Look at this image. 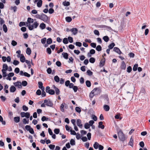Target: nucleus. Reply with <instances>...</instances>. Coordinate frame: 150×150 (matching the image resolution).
Instances as JSON below:
<instances>
[{"instance_id":"nucleus-1","label":"nucleus","mask_w":150,"mask_h":150,"mask_svg":"<svg viewBox=\"0 0 150 150\" xmlns=\"http://www.w3.org/2000/svg\"><path fill=\"white\" fill-rule=\"evenodd\" d=\"M118 138L120 141L124 142L126 139L125 135L121 129H120L117 132Z\"/></svg>"},{"instance_id":"nucleus-2","label":"nucleus","mask_w":150,"mask_h":150,"mask_svg":"<svg viewBox=\"0 0 150 150\" xmlns=\"http://www.w3.org/2000/svg\"><path fill=\"white\" fill-rule=\"evenodd\" d=\"M44 102V103H46L45 105L47 106L52 107L53 105V103L52 101L50 99H45Z\"/></svg>"},{"instance_id":"nucleus-3","label":"nucleus","mask_w":150,"mask_h":150,"mask_svg":"<svg viewBox=\"0 0 150 150\" xmlns=\"http://www.w3.org/2000/svg\"><path fill=\"white\" fill-rule=\"evenodd\" d=\"M41 18L42 19H41V20L43 21L44 22H47L48 20L49 17L46 15L45 14L43 13H42Z\"/></svg>"},{"instance_id":"nucleus-4","label":"nucleus","mask_w":150,"mask_h":150,"mask_svg":"<svg viewBox=\"0 0 150 150\" xmlns=\"http://www.w3.org/2000/svg\"><path fill=\"white\" fill-rule=\"evenodd\" d=\"M105 58H103V59H101V60L99 63V67H103L105 65Z\"/></svg>"},{"instance_id":"nucleus-5","label":"nucleus","mask_w":150,"mask_h":150,"mask_svg":"<svg viewBox=\"0 0 150 150\" xmlns=\"http://www.w3.org/2000/svg\"><path fill=\"white\" fill-rule=\"evenodd\" d=\"M126 64L124 61L122 62L120 66V68L122 70H125L126 68Z\"/></svg>"},{"instance_id":"nucleus-6","label":"nucleus","mask_w":150,"mask_h":150,"mask_svg":"<svg viewBox=\"0 0 150 150\" xmlns=\"http://www.w3.org/2000/svg\"><path fill=\"white\" fill-rule=\"evenodd\" d=\"M34 22V20L30 17H28L27 19V22H26V24H31Z\"/></svg>"},{"instance_id":"nucleus-7","label":"nucleus","mask_w":150,"mask_h":150,"mask_svg":"<svg viewBox=\"0 0 150 150\" xmlns=\"http://www.w3.org/2000/svg\"><path fill=\"white\" fill-rule=\"evenodd\" d=\"M72 84L73 83H70V81L69 80H67L65 82V86L67 87L69 86V88L71 87H72V86H73Z\"/></svg>"},{"instance_id":"nucleus-8","label":"nucleus","mask_w":150,"mask_h":150,"mask_svg":"<svg viewBox=\"0 0 150 150\" xmlns=\"http://www.w3.org/2000/svg\"><path fill=\"white\" fill-rule=\"evenodd\" d=\"M94 92L97 91V93H96V94H100L101 92V90L100 89L99 87L96 88H94L93 90L94 91Z\"/></svg>"},{"instance_id":"nucleus-9","label":"nucleus","mask_w":150,"mask_h":150,"mask_svg":"<svg viewBox=\"0 0 150 150\" xmlns=\"http://www.w3.org/2000/svg\"><path fill=\"white\" fill-rule=\"evenodd\" d=\"M113 51L120 54L122 53V52L120 49L117 47H114L113 48Z\"/></svg>"},{"instance_id":"nucleus-10","label":"nucleus","mask_w":150,"mask_h":150,"mask_svg":"<svg viewBox=\"0 0 150 150\" xmlns=\"http://www.w3.org/2000/svg\"><path fill=\"white\" fill-rule=\"evenodd\" d=\"M103 122L102 121H100L98 122V127L99 128H101L102 129H104L105 126L103 125Z\"/></svg>"},{"instance_id":"nucleus-11","label":"nucleus","mask_w":150,"mask_h":150,"mask_svg":"<svg viewBox=\"0 0 150 150\" xmlns=\"http://www.w3.org/2000/svg\"><path fill=\"white\" fill-rule=\"evenodd\" d=\"M104 101L105 104L109 103V99L107 95H105L104 96Z\"/></svg>"},{"instance_id":"nucleus-12","label":"nucleus","mask_w":150,"mask_h":150,"mask_svg":"<svg viewBox=\"0 0 150 150\" xmlns=\"http://www.w3.org/2000/svg\"><path fill=\"white\" fill-rule=\"evenodd\" d=\"M76 123L78 126L80 128H82V125L81 124V120L80 119H77L76 121Z\"/></svg>"},{"instance_id":"nucleus-13","label":"nucleus","mask_w":150,"mask_h":150,"mask_svg":"<svg viewBox=\"0 0 150 150\" xmlns=\"http://www.w3.org/2000/svg\"><path fill=\"white\" fill-rule=\"evenodd\" d=\"M13 84L15 86H18L19 88H22L21 83L20 82L18 81L14 83Z\"/></svg>"},{"instance_id":"nucleus-14","label":"nucleus","mask_w":150,"mask_h":150,"mask_svg":"<svg viewBox=\"0 0 150 150\" xmlns=\"http://www.w3.org/2000/svg\"><path fill=\"white\" fill-rule=\"evenodd\" d=\"M16 90V88L14 86H11L10 88V91L11 92L13 93Z\"/></svg>"},{"instance_id":"nucleus-15","label":"nucleus","mask_w":150,"mask_h":150,"mask_svg":"<svg viewBox=\"0 0 150 150\" xmlns=\"http://www.w3.org/2000/svg\"><path fill=\"white\" fill-rule=\"evenodd\" d=\"M72 85H73V86L72 85V86H72V87H70V88H72L74 92H76L78 89V87L76 86H74V84L73 83Z\"/></svg>"},{"instance_id":"nucleus-16","label":"nucleus","mask_w":150,"mask_h":150,"mask_svg":"<svg viewBox=\"0 0 150 150\" xmlns=\"http://www.w3.org/2000/svg\"><path fill=\"white\" fill-rule=\"evenodd\" d=\"M94 90L93 91V90L89 94V98L91 100V99L93 98L94 96L96 94H94Z\"/></svg>"},{"instance_id":"nucleus-17","label":"nucleus","mask_w":150,"mask_h":150,"mask_svg":"<svg viewBox=\"0 0 150 150\" xmlns=\"http://www.w3.org/2000/svg\"><path fill=\"white\" fill-rule=\"evenodd\" d=\"M26 27H28V29L30 30H32L34 29V26L33 24H26Z\"/></svg>"},{"instance_id":"nucleus-18","label":"nucleus","mask_w":150,"mask_h":150,"mask_svg":"<svg viewBox=\"0 0 150 150\" xmlns=\"http://www.w3.org/2000/svg\"><path fill=\"white\" fill-rule=\"evenodd\" d=\"M25 58L23 54H21L20 57V60L21 62L22 63H23L25 62Z\"/></svg>"},{"instance_id":"nucleus-19","label":"nucleus","mask_w":150,"mask_h":150,"mask_svg":"<svg viewBox=\"0 0 150 150\" xmlns=\"http://www.w3.org/2000/svg\"><path fill=\"white\" fill-rule=\"evenodd\" d=\"M62 55L65 59H68L69 55L67 53L63 52L62 53Z\"/></svg>"},{"instance_id":"nucleus-20","label":"nucleus","mask_w":150,"mask_h":150,"mask_svg":"<svg viewBox=\"0 0 150 150\" xmlns=\"http://www.w3.org/2000/svg\"><path fill=\"white\" fill-rule=\"evenodd\" d=\"M62 5L65 6H68L70 5V3L69 1H66L62 2Z\"/></svg>"},{"instance_id":"nucleus-21","label":"nucleus","mask_w":150,"mask_h":150,"mask_svg":"<svg viewBox=\"0 0 150 150\" xmlns=\"http://www.w3.org/2000/svg\"><path fill=\"white\" fill-rule=\"evenodd\" d=\"M134 139L131 137L130 138L129 142L128 143V145H130L132 147L133 146Z\"/></svg>"},{"instance_id":"nucleus-22","label":"nucleus","mask_w":150,"mask_h":150,"mask_svg":"<svg viewBox=\"0 0 150 150\" xmlns=\"http://www.w3.org/2000/svg\"><path fill=\"white\" fill-rule=\"evenodd\" d=\"M20 117L19 116L15 117L14 118V120L16 123L19 122L20 121Z\"/></svg>"},{"instance_id":"nucleus-23","label":"nucleus","mask_w":150,"mask_h":150,"mask_svg":"<svg viewBox=\"0 0 150 150\" xmlns=\"http://www.w3.org/2000/svg\"><path fill=\"white\" fill-rule=\"evenodd\" d=\"M74 30H75V32L73 33V34L74 35H76L78 32V30L77 28H73L71 29L70 30V31H71V32H72L74 31Z\"/></svg>"},{"instance_id":"nucleus-24","label":"nucleus","mask_w":150,"mask_h":150,"mask_svg":"<svg viewBox=\"0 0 150 150\" xmlns=\"http://www.w3.org/2000/svg\"><path fill=\"white\" fill-rule=\"evenodd\" d=\"M1 71L2 73V75L3 77V79H5V78L7 76V74L6 72V71H5L3 69L1 70Z\"/></svg>"},{"instance_id":"nucleus-25","label":"nucleus","mask_w":150,"mask_h":150,"mask_svg":"<svg viewBox=\"0 0 150 150\" xmlns=\"http://www.w3.org/2000/svg\"><path fill=\"white\" fill-rule=\"evenodd\" d=\"M103 108L106 111H108L110 109L109 106L107 105H104Z\"/></svg>"},{"instance_id":"nucleus-26","label":"nucleus","mask_w":150,"mask_h":150,"mask_svg":"<svg viewBox=\"0 0 150 150\" xmlns=\"http://www.w3.org/2000/svg\"><path fill=\"white\" fill-rule=\"evenodd\" d=\"M39 26L40 28L42 30H43L46 27V25L44 23H42L40 24Z\"/></svg>"},{"instance_id":"nucleus-27","label":"nucleus","mask_w":150,"mask_h":150,"mask_svg":"<svg viewBox=\"0 0 150 150\" xmlns=\"http://www.w3.org/2000/svg\"><path fill=\"white\" fill-rule=\"evenodd\" d=\"M42 0H39L37 2V6L38 7H40L42 5Z\"/></svg>"},{"instance_id":"nucleus-28","label":"nucleus","mask_w":150,"mask_h":150,"mask_svg":"<svg viewBox=\"0 0 150 150\" xmlns=\"http://www.w3.org/2000/svg\"><path fill=\"white\" fill-rule=\"evenodd\" d=\"M8 66L6 64H4L3 65V69L2 70H4L5 71H6L8 69Z\"/></svg>"},{"instance_id":"nucleus-29","label":"nucleus","mask_w":150,"mask_h":150,"mask_svg":"<svg viewBox=\"0 0 150 150\" xmlns=\"http://www.w3.org/2000/svg\"><path fill=\"white\" fill-rule=\"evenodd\" d=\"M33 25L34 28H36L38 26L39 24L37 21H35L33 23Z\"/></svg>"},{"instance_id":"nucleus-30","label":"nucleus","mask_w":150,"mask_h":150,"mask_svg":"<svg viewBox=\"0 0 150 150\" xmlns=\"http://www.w3.org/2000/svg\"><path fill=\"white\" fill-rule=\"evenodd\" d=\"M115 45V44L113 42H112V43H111L108 46V49H109L110 50L112 49L113 48V47H114V46Z\"/></svg>"},{"instance_id":"nucleus-31","label":"nucleus","mask_w":150,"mask_h":150,"mask_svg":"<svg viewBox=\"0 0 150 150\" xmlns=\"http://www.w3.org/2000/svg\"><path fill=\"white\" fill-rule=\"evenodd\" d=\"M26 52L28 55H30L31 52V50L30 48L28 47L26 49Z\"/></svg>"},{"instance_id":"nucleus-32","label":"nucleus","mask_w":150,"mask_h":150,"mask_svg":"<svg viewBox=\"0 0 150 150\" xmlns=\"http://www.w3.org/2000/svg\"><path fill=\"white\" fill-rule=\"evenodd\" d=\"M86 86L88 87H90L91 86V83L90 81L87 80L86 81Z\"/></svg>"},{"instance_id":"nucleus-33","label":"nucleus","mask_w":150,"mask_h":150,"mask_svg":"<svg viewBox=\"0 0 150 150\" xmlns=\"http://www.w3.org/2000/svg\"><path fill=\"white\" fill-rule=\"evenodd\" d=\"M103 39L106 42H107L109 40V38L107 36H104L103 38Z\"/></svg>"},{"instance_id":"nucleus-34","label":"nucleus","mask_w":150,"mask_h":150,"mask_svg":"<svg viewBox=\"0 0 150 150\" xmlns=\"http://www.w3.org/2000/svg\"><path fill=\"white\" fill-rule=\"evenodd\" d=\"M99 144L97 142H95L93 144V147L95 149H97L99 147Z\"/></svg>"},{"instance_id":"nucleus-35","label":"nucleus","mask_w":150,"mask_h":150,"mask_svg":"<svg viewBox=\"0 0 150 150\" xmlns=\"http://www.w3.org/2000/svg\"><path fill=\"white\" fill-rule=\"evenodd\" d=\"M22 121L23 124H28L29 122V120L28 119L27 120L26 118H24Z\"/></svg>"},{"instance_id":"nucleus-36","label":"nucleus","mask_w":150,"mask_h":150,"mask_svg":"<svg viewBox=\"0 0 150 150\" xmlns=\"http://www.w3.org/2000/svg\"><path fill=\"white\" fill-rule=\"evenodd\" d=\"M65 20L67 22H70L72 21V18L69 16H67L65 18Z\"/></svg>"},{"instance_id":"nucleus-37","label":"nucleus","mask_w":150,"mask_h":150,"mask_svg":"<svg viewBox=\"0 0 150 150\" xmlns=\"http://www.w3.org/2000/svg\"><path fill=\"white\" fill-rule=\"evenodd\" d=\"M138 64H135L134 65L133 68V70L134 71H136L137 70L138 67Z\"/></svg>"},{"instance_id":"nucleus-38","label":"nucleus","mask_w":150,"mask_h":150,"mask_svg":"<svg viewBox=\"0 0 150 150\" xmlns=\"http://www.w3.org/2000/svg\"><path fill=\"white\" fill-rule=\"evenodd\" d=\"M89 62L91 63H93L96 61L95 59L93 57H91L89 60Z\"/></svg>"},{"instance_id":"nucleus-39","label":"nucleus","mask_w":150,"mask_h":150,"mask_svg":"<svg viewBox=\"0 0 150 150\" xmlns=\"http://www.w3.org/2000/svg\"><path fill=\"white\" fill-rule=\"evenodd\" d=\"M54 80L57 82H59L60 81L59 78L58 76H56L54 77Z\"/></svg>"},{"instance_id":"nucleus-40","label":"nucleus","mask_w":150,"mask_h":150,"mask_svg":"<svg viewBox=\"0 0 150 150\" xmlns=\"http://www.w3.org/2000/svg\"><path fill=\"white\" fill-rule=\"evenodd\" d=\"M86 73L87 75L89 76H91L93 75V73L90 70H88L86 71Z\"/></svg>"},{"instance_id":"nucleus-41","label":"nucleus","mask_w":150,"mask_h":150,"mask_svg":"<svg viewBox=\"0 0 150 150\" xmlns=\"http://www.w3.org/2000/svg\"><path fill=\"white\" fill-rule=\"evenodd\" d=\"M48 93L51 95H54L55 93V91L53 89H50Z\"/></svg>"},{"instance_id":"nucleus-42","label":"nucleus","mask_w":150,"mask_h":150,"mask_svg":"<svg viewBox=\"0 0 150 150\" xmlns=\"http://www.w3.org/2000/svg\"><path fill=\"white\" fill-rule=\"evenodd\" d=\"M3 28L4 31L5 32V33H6L8 29L6 25L5 24H4L3 25Z\"/></svg>"},{"instance_id":"nucleus-43","label":"nucleus","mask_w":150,"mask_h":150,"mask_svg":"<svg viewBox=\"0 0 150 150\" xmlns=\"http://www.w3.org/2000/svg\"><path fill=\"white\" fill-rule=\"evenodd\" d=\"M26 22H21L19 23V26L20 27H22L23 26H26Z\"/></svg>"},{"instance_id":"nucleus-44","label":"nucleus","mask_w":150,"mask_h":150,"mask_svg":"<svg viewBox=\"0 0 150 150\" xmlns=\"http://www.w3.org/2000/svg\"><path fill=\"white\" fill-rule=\"evenodd\" d=\"M52 39L50 38L47 39V43L48 44H50L52 43Z\"/></svg>"},{"instance_id":"nucleus-45","label":"nucleus","mask_w":150,"mask_h":150,"mask_svg":"<svg viewBox=\"0 0 150 150\" xmlns=\"http://www.w3.org/2000/svg\"><path fill=\"white\" fill-rule=\"evenodd\" d=\"M96 50L98 51H100L102 50V47L100 45H98L96 47Z\"/></svg>"},{"instance_id":"nucleus-46","label":"nucleus","mask_w":150,"mask_h":150,"mask_svg":"<svg viewBox=\"0 0 150 150\" xmlns=\"http://www.w3.org/2000/svg\"><path fill=\"white\" fill-rule=\"evenodd\" d=\"M17 7L16 6H11V10H13L14 12H15L17 11Z\"/></svg>"},{"instance_id":"nucleus-47","label":"nucleus","mask_w":150,"mask_h":150,"mask_svg":"<svg viewBox=\"0 0 150 150\" xmlns=\"http://www.w3.org/2000/svg\"><path fill=\"white\" fill-rule=\"evenodd\" d=\"M75 109L76 111L78 113H80L81 111V108L79 107H76Z\"/></svg>"},{"instance_id":"nucleus-48","label":"nucleus","mask_w":150,"mask_h":150,"mask_svg":"<svg viewBox=\"0 0 150 150\" xmlns=\"http://www.w3.org/2000/svg\"><path fill=\"white\" fill-rule=\"evenodd\" d=\"M75 141L73 139H71L70 141V144L72 145L73 146L75 145Z\"/></svg>"},{"instance_id":"nucleus-49","label":"nucleus","mask_w":150,"mask_h":150,"mask_svg":"<svg viewBox=\"0 0 150 150\" xmlns=\"http://www.w3.org/2000/svg\"><path fill=\"white\" fill-rule=\"evenodd\" d=\"M28 84L27 81H23L21 84V85H22L23 86H27Z\"/></svg>"},{"instance_id":"nucleus-50","label":"nucleus","mask_w":150,"mask_h":150,"mask_svg":"<svg viewBox=\"0 0 150 150\" xmlns=\"http://www.w3.org/2000/svg\"><path fill=\"white\" fill-rule=\"evenodd\" d=\"M68 41L69 42L71 43H72L73 42V38L72 37L69 36L68 38Z\"/></svg>"},{"instance_id":"nucleus-51","label":"nucleus","mask_w":150,"mask_h":150,"mask_svg":"<svg viewBox=\"0 0 150 150\" xmlns=\"http://www.w3.org/2000/svg\"><path fill=\"white\" fill-rule=\"evenodd\" d=\"M63 42L65 44H67L68 43V39L67 38H64L63 40Z\"/></svg>"},{"instance_id":"nucleus-52","label":"nucleus","mask_w":150,"mask_h":150,"mask_svg":"<svg viewBox=\"0 0 150 150\" xmlns=\"http://www.w3.org/2000/svg\"><path fill=\"white\" fill-rule=\"evenodd\" d=\"M132 69V67L130 66H129L127 68V72L129 73L131 72Z\"/></svg>"},{"instance_id":"nucleus-53","label":"nucleus","mask_w":150,"mask_h":150,"mask_svg":"<svg viewBox=\"0 0 150 150\" xmlns=\"http://www.w3.org/2000/svg\"><path fill=\"white\" fill-rule=\"evenodd\" d=\"M92 118L94 120V121H96L97 120V117L96 116L92 114L91 116Z\"/></svg>"},{"instance_id":"nucleus-54","label":"nucleus","mask_w":150,"mask_h":150,"mask_svg":"<svg viewBox=\"0 0 150 150\" xmlns=\"http://www.w3.org/2000/svg\"><path fill=\"white\" fill-rule=\"evenodd\" d=\"M54 133L56 134H58L60 132V129H59L55 128L54 130Z\"/></svg>"},{"instance_id":"nucleus-55","label":"nucleus","mask_w":150,"mask_h":150,"mask_svg":"<svg viewBox=\"0 0 150 150\" xmlns=\"http://www.w3.org/2000/svg\"><path fill=\"white\" fill-rule=\"evenodd\" d=\"M31 127L30 125H26L25 126V127L24 128L27 131H29L31 128Z\"/></svg>"},{"instance_id":"nucleus-56","label":"nucleus","mask_w":150,"mask_h":150,"mask_svg":"<svg viewBox=\"0 0 150 150\" xmlns=\"http://www.w3.org/2000/svg\"><path fill=\"white\" fill-rule=\"evenodd\" d=\"M48 120V117H46L45 116H43L42 117L41 120L43 122L45 121H47Z\"/></svg>"},{"instance_id":"nucleus-57","label":"nucleus","mask_w":150,"mask_h":150,"mask_svg":"<svg viewBox=\"0 0 150 150\" xmlns=\"http://www.w3.org/2000/svg\"><path fill=\"white\" fill-rule=\"evenodd\" d=\"M19 62L18 60H14L13 63V64L15 65H17L19 63Z\"/></svg>"},{"instance_id":"nucleus-58","label":"nucleus","mask_w":150,"mask_h":150,"mask_svg":"<svg viewBox=\"0 0 150 150\" xmlns=\"http://www.w3.org/2000/svg\"><path fill=\"white\" fill-rule=\"evenodd\" d=\"M22 108L23 110L25 111H27L28 109V107L25 105H23V106Z\"/></svg>"},{"instance_id":"nucleus-59","label":"nucleus","mask_w":150,"mask_h":150,"mask_svg":"<svg viewBox=\"0 0 150 150\" xmlns=\"http://www.w3.org/2000/svg\"><path fill=\"white\" fill-rule=\"evenodd\" d=\"M11 44V45L13 46H15L17 45V42L16 41H15L14 40H13L12 41Z\"/></svg>"},{"instance_id":"nucleus-60","label":"nucleus","mask_w":150,"mask_h":150,"mask_svg":"<svg viewBox=\"0 0 150 150\" xmlns=\"http://www.w3.org/2000/svg\"><path fill=\"white\" fill-rule=\"evenodd\" d=\"M90 127V125L88 123H86L84 125V127L86 129H88Z\"/></svg>"},{"instance_id":"nucleus-61","label":"nucleus","mask_w":150,"mask_h":150,"mask_svg":"<svg viewBox=\"0 0 150 150\" xmlns=\"http://www.w3.org/2000/svg\"><path fill=\"white\" fill-rule=\"evenodd\" d=\"M94 111L92 108H90L88 111V113L90 115L93 114L94 113Z\"/></svg>"},{"instance_id":"nucleus-62","label":"nucleus","mask_w":150,"mask_h":150,"mask_svg":"<svg viewBox=\"0 0 150 150\" xmlns=\"http://www.w3.org/2000/svg\"><path fill=\"white\" fill-rule=\"evenodd\" d=\"M105 25H98L97 26V27L101 28H105Z\"/></svg>"},{"instance_id":"nucleus-63","label":"nucleus","mask_w":150,"mask_h":150,"mask_svg":"<svg viewBox=\"0 0 150 150\" xmlns=\"http://www.w3.org/2000/svg\"><path fill=\"white\" fill-rule=\"evenodd\" d=\"M56 64L58 67H60L61 66L62 63L60 61H58L56 62Z\"/></svg>"},{"instance_id":"nucleus-64","label":"nucleus","mask_w":150,"mask_h":150,"mask_svg":"<svg viewBox=\"0 0 150 150\" xmlns=\"http://www.w3.org/2000/svg\"><path fill=\"white\" fill-rule=\"evenodd\" d=\"M46 51L47 53L49 54H50L51 53V50L50 47H48Z\"/></svg>"}]
</instances>
